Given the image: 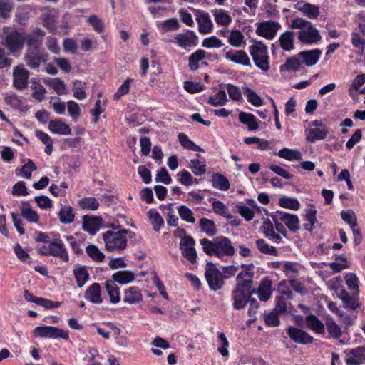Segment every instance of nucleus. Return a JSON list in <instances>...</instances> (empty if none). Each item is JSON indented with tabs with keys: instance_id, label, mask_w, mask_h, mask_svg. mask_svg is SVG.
<instances>
[{
	"instance_id": "f257e3e1",
	"label": "nucleus",
	"mask_w": 365,
	"mask_h": 365,
	"mask_svg": "<svg viewBox=\"0 0 365 365\" xmlns=\"http://www.w3.org/2000/svg\"><path fill=\"white\" fill-rule=\"evenodd\" d=\"M200 244L207 255H215L219 258L232 256L235 252L230 240L224 236L217 237L213 240L203 238L200 240Z\"/></svg>"
},
{
	"instance_id": "f03ea898",
	"label": "nucleus",
	"mask_w": 365,
	"mask_h": 365,
	"mask_svg": "<svg viewBox=\"0 0 365 365\" xmlns=\"http://www.w3.org/2000/svg\"><path fill=\"white\" fill-rule=\"evenodd\" d=\"M292 28L299 29L298 38L303 43L311 44L319 42L322 37L312 23L304 19L297 18L292 21Z\"/></svg>"
},
{
	"instance_id": "7ed1b4c3",
	"label": "nucleus",
	"mask_w": 365,
	"mask_h": 365,
	"mask_svg": "<svg viewBox=\"0 0 365 365\" xmlns=\"http://www.w3.org/2000/svg\"><path fill=\"white\" fill-rule=\"evenodd\" d=\"M2 30L4 36L3 45L9 53H14L21 50L26 42L24 34L9 26L3 27Z\"/></svg>"
},
{
	"instance_id": "20e7f679",
	"label": "nucleus",
	"mask_w": 365,
	"mask_h": 365,
	"mask_svg": "<svg viewBox=\"0 0 365 365\" xmlns=\"http://www.w3.org/2000/svg\"><path fill=\"white\" fill-rule=\"evenodd\" d=\"M249 52L252 58L255 65L262 71H268L269 66V57L267 47L262 41H256L249 46Z\"/></svg>"
},
{
	"instance_id": "39448f33",
	"label": "nucleus",
	"mask_w": 365,
	"mask_h": 365,
	"mask_svg": "<svg viewBox=\"0 0 365 365\" xmlns=\"http://www.w3.org/2000/svg\"><path fill=\"white\" fill-rule=\"evenodd\" d=\"M128 230L123 229L118 232L107 231L103 234V240L107 250H123L127 246Z\"/></svg>"
},
{
	"instance_id": "423d86ee",
	"label": "nucleus",
	"mask_w": 365,
	"mask_h": 365,
	"mask_svg": "<svg viewBox=\"0 0 365 365\" xmlns=\"http://www.w3.org/2000/svg\"><path fill=\"white\" fill-rule=\"evenodd\" d=\"M244 283L242 284H237L232 292V298L234 301L233 307L235 309H243L251 297L255 294V289L247 287V285Z\"/></svg>"
},
{
	"instance_id": "0eeeda50",
	"label": "nucleus",
	"mask_w": 365,
	"mask_h": 365,
	"mask_svg": "<svg viewBox=\"0 0 365 365\" xmlns=\"http://www.w3.org/2000/svg\"><path fill=\"white\" fill-rule=\"evenodd\" d=\"M205 276L210 289L220 290L224 285V277L212 262H207Z\"/></svg>"
},
{
	"instance_id": "6e6552de",
	"label": "nucleus",
	"mask_w": 365,
	"mask_h": 365,
	"mask_svg": "<svg viewBox=\"0 0 365 365\" xmlns=\"http://www.w3.org/2000/svg\"><path fill=\"white\" fill-rule=\"evenodd\" d=\"M34 334L36 336L42 338H61L64 340L69 339L68 332L67 331L51 326L37 327L34 329Z\"/></svg>"
},
{
	"instance_id": "1a4fd4ad",
	"label": "nucleus",
	"mask_w": 365,
	"mask_h": 365,
	"mask_svg": "<svg viewBox=\"0 0 365 365\" xmlns=\"http://www.w3.org/2000/svg\"><path fill=\"white\" fill-rule=\"evenodd\" d=\"M48 59V54L42 53L41 50L26 49L24 55V61L31 69H38L42 62Z\"/></svg>"
},
{
	"instance_id": "9d476101",
	"label": "nucleus",
	"mask_w": 365,
	"mask_h": 365,
	"mask_svg": "<svg viewBox=\"0 0 365 365\" xmlns=\"http://www.w3.org/2000/svg\"><path fill=\"white\" fill-rule=\"evenodd\" d=\"M30 76L29 71L24 65H19L14 68L13 85L17 90H24L28 87V80Z\"/></svg>"
},
{
	"instance_id": "9b49d317",
	"label": "nucleus",
	"mask_w": 365,
	"mask_h": 365,
	"mask_svg": "<svg viewBox=\"0 0 365 365\" xmlns=\"http://www.w3.org/2000/svg\"><path fill=\"white\" fill-rule=\"evenodd\" d=\"M281 26L278 22L267 21L260 23L257 29L256 34L266 39H273Z\"/></svg>"
},
{
	"instance_id": "f8f14e48",
	"label": "nucleus",
	"mask_w": 365,
	"mask_h": 365,
	"mask_svg": "<svg viewBox=\"0 0 365 365\" xmlns=\"http://www.w3.org/2000/svg\"><path fill=\"white\" fill-rule=\"evenodd\" d=\"M287 334L295 343L300 344H309L314 341V338L303 329L289 326L287 328Z\"/></svg>"
},
{
	"instance_id": "ddd939ff",
	"label": "nucleus",
	"mask_w": 365,
	"mask_h": 365,
	"mask_svg": "<svg viewBox=\"0 0 365 365\" xmlns=\"http://www.w3.org/2000/svg\"><path fill=\"white\" fill-rule=\"evenodd\" d=\"M195 245V240L191 236L185 238L183 242H180L182 255L192 264H195L197 258V252L194 247Z\"/></svg>"
},
{
	"instance_id": "4468645a",
	"label": "nucleus",
	"mask_w": 365,
	"mask_h": 365,
	"mask_svg": "<svg viewBox=\"0 0 365 365\" xmlns=\"http://www.w3.org/2000/svg\"><path fill=\"white\" fill-rule=\"evenodd\" d=\"M241 267L243 269L242 272H240L237 277V284H242L244 283L247 285V287L252 288L253 280L252 278L255 275V266L252 263L249 264H242Z\"/></svg>"
},
{
	"instance_id": "2eb2a0df",
	"label": "nucleus",
	"mask_w": 365,
	"mask_h": 365,
	"mask_svg": "<svg viewBox=\"0 0 365 365\" xmlns=\"http://www.w3.org/2000/svg\"><path fill=\"white\" fill-rule=\"evenodd\" d=\"M225 58L235 63L244 66H250V59L244 50H230L225 53Z\"/></svg>"
},
{
	"instance_id": "dca6fc26",
	"label": "nucleus",
	"mask_w": 365,
	"mask_h": 365,
	"mask_svg": "<svg viewBox=\"0 0 365 365\" xmlns=\"http://www.w3.org/2000/svg\"><path fill=\"white\" fill-rule=\"evenodd\" d=\"M348 356L346 359L347 365H361L365 362V348L357 347L356 349L345 351Z\"/></svg>"
},
{
	"instance_id": "f3484780",
	"label": "nucleus",
	"mask_w": 365,
	"mask_h": 365,
	"mask_svg": "<svg viewBox=\"0 0 365 365\" xmlns=\"http://www.w3.org/2000/svg\"><path fill=\"white\" fill-rule=\"evenodd\" d=\"M102 219L100 217H91L84 215L83 217L82 228L90 235H95L100 229Z\"/></svg>"
},
{
	"instance_id": "a211bd4d",
	"label": "nucleus",
	"mask_w": 365,
	"mask_h": 365,
	"mask_svg": "<svg viewBox=\"0 0 365 365\" xmlns=\"http://www.w3.org/2000/svg\"><path fill=\"white\" fill-rule=\"evenodd\" d=\"M175 40L180 48H186L187 47L196 46L197 37L194 31H188L184 34H177Z\"/></svg>"
},
{
	"instance_id": "6ab92c4d",
	"label": "nucleus",
	"mask_w": 365,
	"mask_h": 365,
	"mask_svg": "<svg viewBox=\"0 0 365 365\" xmlns=\"http://www.w3.org/2000/svg\"><path fill=\"white\" fill-rule=\"evenodd\" d=\"M50 255L57 257L65 262H68L69 257L67 250L61 241H53L49 243Z\"/></svg>"
},
{
	"instance_id": "aec40b11",
	"label": "nucleus",
	"mask_w": 365,
	"mask_h": 365,
	"mask_svg": "<svg viewBox=\"0 0 365 365\" xmlns=\"http://www.w3.org/2000/svg\"><path fill=\"white\" fill-rule=\"evenodd\" d=\"M272 281L268 277L264 278L255 293L261 302H267L272 294Z\"/></svg>"
},
{
	"instance_id": "412c9836",
	"label": "nucleus",
	"mask_w": 365,
	"mask_h": 365,
	"mask_svg": "<svg viewBox=\"0 0 365 365\" xmlns=\"http://www.w3.org/2000/svg\"><path fill=\"white\" fill-rule=\"evenodd\" d=\"M84 298L91 303L101 304L103 302L101 289L98 283H93L88 287L84 294Z\"/></svg>"
},
{
	"instance_id": "4be33fe9",
	"label": "nucleus",
	"mask_w": 365,
	"mask_h": 365,
	"mask_svg": "<svg viewBox=\"0 0 365 365\" xmlns=\"http://www.w3.org/2000/svg\"><path fill=\"white\" fill-rule=\"evenodd\" d=\"M306 139L309 143H314L317 140H324L328 134L329 129L326 126L320 128H309L305 130Z\"/></svg>"
},
{
	"instance_id": "5701e85b",
	"label": "nucleus",
	"mask_w": 365,
	"mask_h": 365,
	"mask_svg": "<svg viewBox=\"0 0 365 365\" xmlns=\"http://www.w3.org/2000/svg\"><path fill=\"white\" fill-rule=\"evenodd\" d=\"M322 54L319 49H313L310 51H304L299 53L298 56L302 59L303 63L308 67L315 65Z\"/></svg>"
},
{
	"instance_id": "b1692460",
	"label": "nucleus",
	"mask_w": 365,
	"mask_h": 365,
	"mask_svg": "<svg viewBox=\"0 0 365 365\" xmlns=\"http://www.w3.org/2000/svg\"><path fill=\"white\" fill-rule=\"evenodd\" d=\"M279 220L284 222L286 226L292 232L299 230V220L295 215L277 212Z\"/></svg>"
},
{
	"instance_id": "393cba45",
	"label": "nucleus",
	"mask_w": 365,
	"mask_h": 365,
	"mask_svg": "<svg viewBox=\"0 0 365 365\" xmlns=\"http://www.w3.org/2000/svg\"><path fill=\"white\" fill-rule=\"evenodd\" d=\"M337 296L341 299L345 307L347 308L356 309L360 305L358 302L357 294L355 296H351L344 288L340 289L339 292L337 293Z\"/></svg>"
},
{
	"instance_id": "a878e982",
	"label": "nucleus",
	"mask_w": 365,
	"mask_h": 365,
	"mask_svg": "<svg viewBox=\"0 0 365 365\" xmlns=\"http://www.w3.org/2000/svg\"><path fill=\"white\" fill-rule=\"evenodd\" d=\"M135 274L128 270H121L115 272L112 275V281L115 282V283H118L120 285H125L129 283H131L135 280Z\"/></svg>"
},
{
	"instance_id": "bb28decb",
	"label": "nucleus",
	"mask_w": 365,
	"mask_h": 365,
	"mask_svg": "<svg viewBox=\"0 0 365 365\" xmlns=\"http://www.w3.org/2000/svg\"><path fill=\"white\" fill-rule=\"evenodd\" d=\"M196 19L199 25L200 33L205 34L212 31L213 24L207 13L200 12Z\"/></svg>"
},
{
	"instance_id": "cd10ccee",
	"label": "nucleus",
	"mask_w": 365,
	"mask_h": 365,
	"mask_svg": "<svg viewBox=\"0 0 365 365\" xmlns=\"http://www.w3.org/2000/svg\"><path fill=\"white\" fill-rule=\"evenodd\" d=\"M43 26L48 29L51 31H54L56 29L55 22L58 18V12L57 10L52 9L48 12L43 13L41 15Z\"/></svg>"
},
{
	"instance_id": "c85d7f7f",
	"label": "nucleus",
	"mask_w": 365,
	"mask_h": 365,
	"mask_svg": "<svg viewBox=\"0 0 365 365\" xmlns=\"http://www.w3.org/2000/svg\"><path fill=\"white\" fill-rule=\"evenodd\" d=\"M48 130L53 133L60 135H69L71 133L69 125L60 120H50Z\"/></svg>"
},
{
	"instance_id": "c756f323",
	"label": "nucleus",
	"mask_w": 365,
	"mask_h": 365,
	"mask_svg": "<svg viewBox=\"0 0 365 365\" xmlns=\"http://www.w3.org/2000/svg\"><path fill=\"white\" fill-rule=\"evenodd\" d=\"M297 9L310 19H316L319 15V6L309 3L299 2L297 4Z\"/></svg>"
},
{
	"instance_id": "7c9ffc66",
	"label": "nucleus",
	"mask_w": 365,
	"mask_h": 365,
	"mask_svg": "<svg viewBox=\"0 0 365 365\" xmlns=\"http://www.w3.org/2000/svg\"><path fill=\"white\" fill-rule=\"evenodd\" d=\"M105 288L110 297V302L115 304L120 302V289L115 282L108 279L105 282Z\"/></svg>"
},
{
	"instance_id": "2f4dec72",
	"label": "nucleus",
	"mask_w": 365,
	"mask_h": 365,
	"mask_svg": "<svg viewBox=\"0 0 365 365\" xmlns=\"http://www.w3.org/2000/svg\"><path fill=\"white\" fill-rule=\"evenodd\" d=\"M73 275L78 288L83 287L89 279V273L85 266H76Z\"/></svg>"
},
{
	"instance_id": "473e14b6",
	"label": "nucleus",
	"mask_w": 365,
	"mask_h": 365,
	"mask_svg": "<svg viewBox=\"0 0 365 365\" xmlns=\"http://www.w3.org/2000/svg\"><path fill=\"white\" fill-rule=\"evenodd\" d=\"M307 327L317 334H324L325 327L323 322L314 314H309L305 319Z\"/></svg>"
},
{
	"instance_id": "72a5a7b5",
	"label": "nucleus",
	"mask_w": 365,
	"mask_h": 365,
	"mask_svg": "<svg viewBox=\"0 0 365 365\" xmlns=\"http://www.w3.org/2000/svg\"><path fill=\"white\" fill-rule=\"evenodd\" d=\"M206 56V52L202 49H198L192 53L188 58V67L192 71H196L199 69V62L203 60Z\"/></svg>"
},
{
	"instance_id": "f704fd0d",
	"label": "nucleus",
	"mask_w": 365,
	"mask_h": 365,
	"mask_svg": "<svg viewBox=\"0 0 365 365\" xmlns=\"http://www.w3.org/2000/svg\"><path fill=\"white\" fill-rule=\"evenodd\" d=\"M212 184L215 188L221 191H226L230 187L228 179L220 173H214L212 175Z\"/></svg>"
},
{
	"instance_id": "c9c22d12",
	"label": "nucleus",
	"mask_w": 365,
	"mask_h": 365,
	"mask_svg": "<svg viewBox=\"0 0 365 365\" xmlns=\"http://www.w3.org/2000/svg\"><path fill=\"white\" fill-rule=\"evenodd\" d=\"M143 296L140 290L135 287H131L124 293L123 302L128 304H135L140 302Z\"/></svg>"
},
{
	"instance_id": "e433bc0d",
	"label": "nucleus",
	"mask_w": 365,
	"mask_h": 365,
	"mask_svg": "<svg viewBox=\"0 0 365 365\" xmlns=\"http://www.w3.org/2000/svg\"><path fill=\"white\" fill-rule=\"evenodd\" d=\"M240 121L246 125L250 130H256L259 125L256 117L252 113H247L243 111L239 113Z\"/></svg>"
},
{
	"instance_id": "4c0bfd02",
	"label": "nucleus",
	"mask_w": 365,
	"mask_h": 365,
	"mask_svg": "<svg viewBox=\"0 0 365 365\" xmlns=\"http://www.w3.org/2000/svg\"><path fill=\"white\" fill-rule=\"evenodd\" d=\"M294 34L292 31H285L281 34L279 41L280 47L286 51H289L294 48Z\"/></svg>"
},
{
	"instance_id": "58836bf2",
	"label": "nucleus",
	"mask_w": 365,
	"mask_h": 365,
	"mask_svg": "<svg viewBox=\"0 0 365 365\" xmlns=\"http://www.w3.org/2000/svg\"><path fill=\"white\" fill-rule=\"evenodd\" d=\"M31 88L34 91L31 96L38 102H41L46 98V88L35 78L31 80Z\"/></svg>"
},
{
	"instance_id": "ea45409f",
	"label": "nucleus",
	"mask_w": 365,
	"mask_h": 365,
	"mask_svg": "<svg viewBox=\"0 0 365 365\" xmlns=\"http://www.w3.org/2000/svg\"><path fill=\"white\" fill-rule=\"evenodd\" d=\"M21 214L29 222L36 223L39 220V216L31 207L30 204L27 202L22 203V207H21Z\"/></svg>"
},
{
	"instance_id": "a19ab883",
	"label": "nucleus",
	"mask_w": 365,
	"mask_h": 365,
	"mask_svg": "<svg viewBox=\"0 0 365 365\" xmlns=\"http://www.w3.org/2000/svg\"><path fill=\"white\" fill-rule=\"evenodd\" d=\"M59 220L62 224H71L74 221L75 213L71 206H63L58 212Z\"/></svg>"
},
{
	"instance_id": "79ce46f5",
	"label": "nucleus",
	"mask_w": 365,
	"mask_h": 365,
	"mask_svg": "<svg viewBox=\"0 0 365 365\" xmlns=\"http://www.w3.org/2000/svg\"><path fill=\"white\" fill-rule=\"evenodd\" d=\"M327 329L330 336L334 339H338L341 336L342 332L341 327L336 323L334 319L330 317L327 319L325 322Z\"/></svg>"
},
{
	"instance_id": "37998d69",
	"label": "nucleus",
	"mask_w": 365,
	"mask_h": 365,
	"mask_svg": "<svg viewBox=\"0 0 365 365\" xmlns=\"http://www.w3.org/2000/svg\"><path fill=\"white\" fill-rule=\"evenodd\" d=\"M212 14L214 16V19L217 24L222 26H227L232 21V18L230 14L222 10V9H216L212 11Z\"/></svg>"
},
{
	"instance_id": "c03bdc74",
	"label": "nucleus",
	"mask_w": 365,
	"mask_h": 365,
	"mask_svg": "<svg viewBox=\"0 0 365 365\" xmlns=\"http://www.w3.org/2000/svg\"><path fill=\"white\" fill-rule=\"evenodd\" d=\"M277 155L290 161L293 160H301L302 159V155L299 151L289 148L281 149L278 152Z\"/></svg>"
},
{
	"instance_id": "a18cd8bd",
	"label": "nucleus",
	"mask_w": 365,
	"mask_h": 365,
	"mask_svg": "<svg viewBox=\"0 0 365 365\" xmlns=\"http://www.w3.org/2000/svg\"><path fill=\"white\" fill-rule=\"evenodd\" d=\"M245 36L238 29L232 30L228 36V43L235 48H239L244 42Z\"/></svg>"
},
{
	"instance_id": "49530a36",
	"label": "nucleus",
	"mask_w": 365,
	"mask_h": 365,
	"mask_svg": "<svg viewBox=\"0 0 365 365\" xmlns=\"http://www.w3.org/2000/svg\"><path fill=\"white\" fill-rule=\"evenodd\" d=\"M227 101L226 92L222 89L219 90L215 96H210L207 100L208 103L213 106H224Z\"/></svg>"
},
{
	"instance_id": "de8ad7c7",
	"label": "nucleus",
	"mask_w": 365,
	"mask_h": 365,
	"mask_svg": "<svg viewBox=\"0 0 365 365\" xmlns=\"http://www.w3.org/2000/svg\"><path fill=\"white\" fill-rule=\"evenodd\" d=\"M178 140L180 143L182 147L186 149L194 150V151H200L203 152V149L195 144L194 142L190 140L187 135L182 133H180L178 134Z\"/></svg>"
},
{
	"instance_id": "09e8293b",
	"label": "nucleus",
	"mask_w": 365,
	"mask_h": 365,
	"mask_svg": "<svg viewBox=\"0 0 365 365\" xmlns=\"http://www.w3.org/2000/svg\"><path fill=\"white\" fill-rule=\"evenodd\" d=\"M78 205L83 210L95 211L98 210L99 203L95 197H87L81 199L78 201Z\"/></svg>"
},
{
	"instance_id": "8fccbe9b",
	"label": "nucleus",
	"mask_w": 365,
	"mask_h": 365,
	"mask_svg": "<svg viewBox=\"0 0 365 365\" xmlns=\"http://www.w3.org/2000/svg\"><path fill=\"white\" fill-rule=\"evenodd\" d=\"M45 83L53 88L58 95H63L65 93L66 86L63 81L59 78H48L45 80Z\"/></svg>"
},
{
	"instance_id": "3c124183",
	"label": "nucleus",
	"mask_w": 365,
	"mask_h": 365,
	"mask_svg": "<svg viewBox=\"0 0 365 365\" xmlns=\"http://www.w3.org/2000/svg\"><path fill=\"white\" fill-rule=\"evenodd\" d=\"M201 230L209 236H214L217 233V229L213 220L207 218H201L200 220Z\"/></svg>"
},
{
	"instance_id": "603ef678",
	"label": "nucleus",
	"mask_w": 365,
	"mask_h": 365,
	"mask_svg": "<svg viewBox=\"0 0 365 365\" xmlns=\"http://www.w3.org/2000/svg\"><path fill=\"white\" fill-rule=\"evenodd\" d=\"M346 284L347 285L349 289L352 291L354 294H358L359 292V279L356 275L354 273H347L344 277Z\"/></svg>"
},
{
	"instance_id": "864d4df0",
	"label": "nucleus",
	"mask_w": 365,
	"mask_h": 365,
	"mask_svg": "<svg viewBox=\"0 0 365 365\" xmlns=\"http://www.w3.org/2000/svg\"><path fill=\"white\" fill-rule=\"evenodd\" d=\"M86 251L88 255L96 262H101L105 259V255L94 245H88Z\"/></svg>"
},
{
	"instance_id": "5fc2aeb1",
	"label": "nucleus",
	"mask_w": 365,
	"mask_h": 365,
	"mask_svg": "<svg viewBox=\"0 0 365 365\" xmlns=\"http://www.w3.org/2000/svg\"><path fill=\"white\" fill-rule=\"evenodd\" d=\"M244 90L249 103L256 107H259L262 105V99L255 91L248 87H245Z\"/></svg>"
},
{
	"instance_id": "6e6d98bb",
	"label": "nucleus",
	"mask_w": 365,
	"mask_h": 365,
	"mask_svg": "<svg viewBox=\"0 0 365 365\" xmlns=\"http://www.w3.org/2000/svg\"><path fill=\"white\" fill-rule=\"evenodd\" d=\"M148 217L155 231H159L164 221L160 214L155 210H150Z\"/></svg>"
},
{
	"instance_id": "4d7b16f0",
	"label": "nucleus",
	"mask_w": 365,
	"mask_h": 365,
	"mask_svg": "<svg viewBox=\"0 0 365 365\" xmlns=\"http://www.w3.org/2000/svg\"><path fill=\"white\" fill-rule=\"evenodd\" d=\"M256 245L258 248V250L263 254H267L273 256L277 255V249L273 247L270 246L267 243H266L265 240L263 239H259L256 241Z\"/></svg>"
},
{
	"instance_id": "13d9d810",
	"label": "nucleus",
	"mask_w": 365,
	"mask_h": 365,
	"mask_svg": "<svg viewBox=\"0 0 365 365\" xmlns=\"http://www.w3.org/2000/svg\"><path fill=\"white\" fill-rule=\"evenodd\" d=\"M212 207L213 211L225 218H232V215L229 213L227 206L220 200H215L212 202Z\"/></svg>"
},
{
	"instance_id": "bf43d9fd",
	"label": "nucleus",
	"mask_w": 365,
	"mask_h": 365,
	"mask_svg": "<svg viewBox=\"0 0 365 365\" xmlns=\"http://www.w3.org/2000/svg\"><path fill=\"white\" fill-rule=\"evenodd\" d=\"M178 212L182 220L189 223H194L195 222L192 211L187 207L181 205L178 207Z\"/></svg>"
},
{
	"instance_id": "052dcab7",
	"label": "nucleus",
	"mask_w": 365,
	"mask_h": 365,
	"mask_svg": "<svg viewBox=\"0 0 365 365\" xmlns=\"http://www.w3.org/2000/svg\"><path fill=\"white\" fill-rule=\"evenodd\" d=\"M26 40L27 44L26 49L41 50L43 38L30 34L27 36Z\"/></svg>"
},
{
	"instance_id": "680f3d73",
	"label": "nucleus",
	"mask_w": 365,
	"mask_h": 365,
	"mask_svg": "<svg viewBox=\"0 0 365 365\" xmlns=\"http://www.w3.org/2000/svg\"><path fill=\"white\" fill-rule=\"evenodd\" d=\"M341 217L346 223L350 225L351 228L358 226L356 216L351 210L341 211Z\"/></svg>"
},
{
	"instance_id": "e2e57ef3",
	"label": "nucleus",
	"mask_w": 365,
	"mask_h": 365,
	"mask_svg": "<svg viewBox=\"0 0 365 365\" xmlns=\"http://www.w3.org/2000/svg\"><path fill=\"white\" fill-rule=\"evenodd\" d=\"M190 168L197 176H201L206 173V165L202 163L199 159H192L190 160Z\"/></svg>"
},
{
	"instance_id": "0e129e2a",
	"label": "nucleus",
	"mask_w": 365,
	"mask_h": 365,
	"mask_svg": "<svg viewBox=\"0 0 365 365\" xmlns=\"http://www.w3.org/2000/svg\"><path fill=\"white\" fill-rule=\"evenodd\" d=\"M279 203L281 207L292 210H297L300 207L299 201L295 198L282 197Z\"/></svg>"
},
{
	"instance_id": "69168bd1",
	"label": "nucleus",
	"mask_w": 365,
	"mask_h": 365,
	"mask_svg": "<svg viewBox=\"0 0 365 365\" xmlns=\"http://www.w3.org/2000/svg\"><path fill=\"white\" fill-rule=\"evenodd\" d=\"M12 9L13 4L11 0H0V18H9Z\"/></svg>"
},
{
	"instance_id": "338daca9",
	"label": "nucleus",
	"mask_w": 365,
	"mask_h": 365,
	"mask_svg": "<svg viewBox=\"0 0 365 365\" xmlns=\"http://www.w3.org/2000/svg\"><path fill=\"white\" fill-rule=\"evenodd\" d=\"M300 67L301 62L299 59L294 56L288 58L285 63L282 66V68H284L288 71H297L299 70Z\"/></svg>"
},
{
	"instance_id": "774afa93",
	"label": "nucleus",
	"mask_w": 365,
	"mask_h": 365,
	"mask_svg": "<svg viewBox=\"0 0 365 365\" xmlns=\"http://www.w3.org/2000/svg\"><path fill=\"white\" fill-rule=\"evenodd\" d=\"M85 83L81 81L73 82V96L78 100H83L86 97V93L83 90Z\"/></svg>"
}]
</instances>
